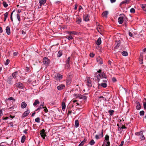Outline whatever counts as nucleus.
Returning a JSON list of instances; mask_svg holds the SVG:
<instances>
[{"mask_svg":"<svg viewBox=\"0 0 146 146\" xmlns=\"http://www.w3.org/2000/svg\"><path fill=\"white\" fill-rule=\"evenodd\" d=\"M97 72L99 73V74L96 76V78L98 82H99L101 81V79L104 78H105L106 76L104 72H102L101 70H99L97 71Z\"/></svg>","mask_w":146,"mask_h":146,"instance_id":"nucleus-1","label":"nucleus"},{"mask_svg":"<svg viewBox=\"0 0 146 146\" xmlns=\"http://www.w3.org/2000/svg\"><path fill=\"white\" fill-rule=\"evenodd\" d=\"M104 144L102 146H110V143L109 141V136L106 135L105 137V139L104 141Z\"/></svg>","mask_w":146,"mask_h":146,"instance_id":"nucleus-2","label":"nucleus"},{"mask_svg":"<svg viewBox=\"0 0 146 146\" xmlns=\"http://www.w3.org/2000/svg\"><path fill=\"white\" fill-rule=\"evenodd\" d=\"M73 96L75 98H78L79 99H82L86 100L87 98L86 96L84 95H82L79 94H74Z\"/></svg>","mask_w":146,"mask_h":146,"instance_id":"nucleus-3","label":"nucleus"},{"mask_svg":"<svg viewBox=\"0 0 146 146\" xmlns=\"http://www.w3.org/2000/svg\"><path fill=\"white\" fill-rule=\"evenodd\" d=\"M105 79L104 80H102V83L101 84H98V85H101L102 87L104 88H105L107 86V81L108 80V79L106 78V77L105 78H104L103 79Z\"/></svg>","mask_w":146,"mask_h":146,"instance_id":"nucleus-4","label":"nucleus"},{"mask_svg":"<svg viewBox=\"0 0 146 146\" xmlns=\"http://www.w3.org/2000/svg\"><path fill=\"white\" fill-rule=\"evenodd\" d=\"M126 19V17L124 15H121V16L119 17L118 19V22L119 24H122L124 21Z\"/></svg>","mask_w":146,"mask_h":146,"instance_id":"nucleus-5","label":"nucleus"},{"mask_svg":"<svg viewBox=\"0 0 146 146\" xmlns=\"http://www.w3.org/2000/svg\"><path fill=\"white\" fill-rule=\"evenodd\" d=\"M135 135H137L139 136V137L141 140H143L145 139V137H144L143 133L142 131H140L136 133Z\"/></svg>","mask_w":146,"mask_h":146,"instance_id":"nucleus-6","label":"nucleus"},{"mask_svg":"<svg viewBox=\"0 0 146 146\" xmlns=\"http://www.w3.org/2000/svg\"><path fill=\"white\" fill-rule=\"evenodd\" d=\"M85 81L87 83V85L89 87H90L92 86L91 81L90 80V77H86Z\"/></svg>","mask_w":146,"mask_h":146,"instance_id":"nucleus-7","label":"nucleus"},{"mask_svg":"<svg viewBox=\"0 0 146 146\" xmlns=\"http://www.w3.org/2000/svg\"><path fill=\"white\" fill-rule=\"evenodd\" d=\"M63 78L62 76L59 74H57L55 76V80L57 81H60Z\"/></svg>","mask_w":146,"mask_h":146,"instance_id":"nucleus-8","label":"nucleus"},{"mask_svg":"<svg viewBox=\"0 0 146 146\" xmlns=\"http://www.w3.org/2000/svg\"><path fill=\"white\" fill-rule=\"evenodd\" d=\"M17 87L20 89H23L24 88L23 84L21 82L17 83L15 84Z\"/></svg>","mask_w":146,"mask_h":146,"instance_id":"nucleus-9","label":"nucleus"},{"mask_svg":"<svg viewBox=\"0 0 146 146\" xmlns=\"http://www.w3.org/2000/svg\"><path fill=\"white\" fill-rule=\"evenodd\" d=\"M103 130L102 129L101 131V134H100L99 135H96L95 136V138L96 139H98L100 138H102L103 137Z\"/></svg>","mask_w":146,"mask_h":146,"instance_id":"nucleus-10","label":"nucleus"},{"mask_svg":"<svg viewBox=\"0 0 146 146\" xmlns=\"http://www.w3.org/2000/svg\"><path fill=\"white\" fill-rule=\"evenodd\" d=\"M67 33L69 34L70 35H78L79 34V32H76L75 31H68Z\"/></svg>","mask_w":146,"mask_h":146,"instance_id":"nucleus-11","label":"nucleus"},{"mask_svg":"<svg viewBox=\"0 0 146 146\" xmlns=\"http://www.w3.org/2000/svg\"><path fill=\"white\" fill-rule=\"evenodd\" d=\"M46 0H40L39 3H40L39 6H38V8H39L41 7L43 5L46 3Z\"/></svg>","mask_w":146,"mask_h":146,"instance_id":"nucleus-12","label":"nucleus"},{"mask_svg":"<svg viewBox=\"0 0 146 146\" xmlns=\"http://www.w3.org/2000/svg\"><path fill=\"white\" fill-rule=\"evenodd\" d=\"M13 79V77L11 76H9L8 78L7 81L9 84H12V80Z\"/></svg>","mask_w":146,"mask_h":146,"instance_id":"nucleus-13","label":"nucleus"},{"mask_svg":"<svg viewBox=\"0 0 146 146\" xmlns=\"http://www.w3.org/2000/svg\"><path fill=\"white\" fill-rule=\"evenodd\" d=\"M103 26L100 25H98L96 27V29H97L98 31L100 33V31L103 30Z\"/></svg>","mask_w":146,"mask_h":146,"instance_id":"nucleus-14","label":"nucleus"},{"mask_svg":"<svg viewBox=\"0 0 146 146\" xmlns=\"http://www.w3.org/2000/svg\"><path fill=\"white\" fill-rule=\"evenodd\" d=\"M43 63L46 65H47L48 64L49 62V60L48 58L46 57L44 58L43 59Z\"/></svg>","mask_w":146,"mask_h":146,"instance_id":"nucleus-15","label":"nucleus"},{"mask_svg":"<svg viewBox=\"0 0 146 146\" xmlns=\"http://www.w3.org/2000/svg\"><path fill=\"white\" fill-rule=\"evenodd\" d=\"M65 87V85L63 84H61L57 87V88L59 90H61Z\"/></svg>","mask_w":146,"mask_h":146,"instance_id":"nucleus-16","label":"nucleus"},{"mask_svg":"<svg viewBox=\"0 0 146 146\" xmlns=\"http://www.w3.org/2000/svg\"><path fill=\"white\" fill-rule=\"evenodd\" d=\"M30 113L29 110H28L27 111L24 112L22 116L23 117H25L27 116Z\"/></svg>","mask_w":146,"mask_h":146,"instance_id":"nucleus-17","label":"nucleus"},{"mask_svg":"<svg viewBox=\"0 0 146 146\" xmlns=\"http://www.w3.org/2000/svg\"><path fill=\"white\" fill-rule=\"evenodd\" d=\"M136 104L137 105L136 107V109L137 110H140L141 108V106L140 103L138 102H136Z\"/></svg>","mask_w":146,"mask_h":146,"instance_id":"nucleus-18","label":"nucleus"},{"mask_svg":"<svg viewBox=\"0 0 146 146\" xmlns=\"http://www.w3.org/2000/svg\"><path fill=\"white\" fill-rule=\"evenodd\" d=\"M18 74L17 72H14L12 74V76L13 77V78L17 79L18 77Z\"/></svg>","mask_w":146,"mask_h":146,"instance_id":"nucleus-19","label":"nucleus"},{"mask_svg":"<svg viewBox=\"0 0 146 146\" xmlns=\"http://www.w3.org/2000/svg\"><path fill=\"white\" fill-rule=\"evenodd\" d=\"M27 106V104L25 102H23L21 105V108H26Z\"/></svg>","mask_w":146,"mask_h":146,"instance_id":"nucleus-20","label":"nucleus"},{"mask_svg":"<svg viewBox=\"0 0 146 146\" xmlns=\"http://www.w3.org/2000/svg\"><path fill=\"white\" fill-rule=\"evenodd\" d=\"M6 32L7 34L8 35L10 34L11 33L10 28L9 27L7 26L6 27Z\"/></svg>","mask_w":146,"mask_h":146,"instance_id":"nucleus-21","label":"nucleus"},{"mask_svg":"<svg viewBox=\"0 0 146 146\" xmlns=\"http://www.w3.org/2000/svg\"><path fill=\"white\" fill-rule=\"evenodd\" d=\"M102 43V41L101 40V38L100 37H99L98 39L97 42L96 44L98 45H100Z\"/></svg>","mask_w":146,"mask_h":146,"instance_id":"nucleus-22","label":"nucleus"},{"mask_svg":"<svg viewBox=\"0 0 146 146\" xmlns=\"http://www.w3.org/2000/svg\"><path fill=\"white\" fill-rule=\"evenodd\" d=\"M143 108L145 110H146V98H144L143 101Z\"/></svg>","mask_w":146,"mask_h":146,"instance_id":"nucleus-23","label":"nucleus"},{"mask_svg":"<svg viewBox=\"0 0 146 146\" xmlns=\"http://www.w3.org/2000/svg\"><path fill=\"white\" fill-rule=\"evenodd\" d=\"M44 102H43L42 103H41V104L40 105L39 108L37 109V110H40L42 108H44Z\"/></svg>","mask_w":146,"mask_h":146,"instance_id":"nucleus-24","label":"nucleus"},{"mask_svg":"<svg viewBox=\"0 0 146 146\" xmlns=\"http://www.w3.org/2000/svg\"><path fill=\"white\" fill-rule=\"evenodd\" d=\"M79 125V121L78 120H76L75 121V127L77 128L78 127Z\"/></svg>","mask_w":146,"mask_h":146,"instance_id":"nucleus-25","label":"nucleus"},{"mask_svg":"<svg viewBox=\"0 0 146 146\" xmlns=\"http://www.w3.org/2000/svg\"><path fill=\"white\" fill-rule=\"evenodd\" d=\"M66 106L65 103L64 102H62V108L63 111H64L66 108Z\"/></svg>","mask_w":146,"mask_h":146,"instance_id":"nucleus-26","label":"nucleus"},{"mask_svg":"<svg viewBox=\"0 0 146 146\" xmlns=\"http://www.w3.org/2000/svg\"><path fill=\"white\" fill-rule=\"evenodd\" d=\"M71 79L70 78L67 79L66 81V84L67 85H70L71 84Z\"/></svg>","mask_w":146,"mask_h":146,"instance_id":"nucleus-27","label":"nucleus"},{"mask_svg":"<svg viewBox=\"0 0 146 146\" xmlns=\"http://www.w3.org/2000/svg\"><path fill=\"white\" fill-rule=\"evenodd\" d=\"M82 21V19L80 17L77 18L76 22L78 24H80Z\"/></svg>","mask_w":146,"mask_h":146,"instance_id":"nucleus-28","label":"nucleus"},{"mask_svg":"<svg viewBox=\"0 0 146 146\" xmlns=\"http://www.w3.org/2000/svg\"><path fill=\"white\" fill-rule=\"evenodd\" d=\"M39 103L40 102L38 100V99H36L33 103V105L34 106H36L37 104H39Z\"/></svg>","mask_w":146,"mask_h":146,"instance_id":"nucleus-29","label":"nucleus"},{"mask_svg":"<svg viewBox=\"0 0 146 146\" xmlns=\"http://www.w3.org/2000/svg\"><path fill=\"white\" fill-rule=\"evenodd\" d=\"M108 11H106L102 13V15L103 17H106L108 14Z\"/></svg>","mask_w":146,"mask_h":146,"instance_id":"nucleus-30","label":"nucleus"},{"mask_svg":"<svg viewBox=\"0 0 146 146\" xmlns=\"http://www.w3.org/2000/svg\"><path fill=\"white\" fill-rule=\"evenodd\" d=\"M121 53L123 56H126L128 55V53L127 51H123Z\"/></svg>","mask_w":146,"mask_h":146,"instance_id":"nucleus-31","label":"nucleus"},{"mask_svg":"<svg viewBox=\"0 0 146 146\" xmlns=\"http://www.w3.org/2000/svg\"><path fill=\"white\" fill-rule=\"evenodd\" d=\"M66 38L68 40H70L73 39V37H72L71 35H70L69 36H66Z\"/></svg>","mask_w":146,"mask_h":146,"instance_id":"nucleus-32","label":"nucleus"},{"mask_svg":"<svg viewBox=\"0 0 146 146\" xmlns=\"http://www.w3.org/2000/svg\"><path fill=\"white\" fill-rule=\"evenodd\" d=\"M26 138L25 136L23 135L22 136L21 140V142L22 143H23L25 141V140Z\"/></svg>","mask_w":146,"mask_h":146,"instance_id":"nucleus-33","label":"nucleus"},{"mask_svg":"<svg viewBox=\"0 0 146 146\" xmlns=\"http://www.w3.org/2000/svg\"><path fill=\"white\" fill-rule=\"evenodd\" d=\"M62 55V52L60 50L58 52L57 56L58 57H60Z\"/></svg>","mask_w":146,"mask_h":146,"instance_id":"nucleus-34","label":"nucleus"},{"mask_svg":"<svg viewBox=\"0 0 146 146\" xmlns=\"http://www.w3.org/2000/svg\"><path fill=\"white\" fill-rule=\"evenodd\" d=\"M141 7L144 11H146V5H142Z\"/></svg>","mask_w":146,"mask_h":146,"instance_id":"nucleus-35","label":"nucleus"},{"mask_svg":"<svg viewBox=\"0 0 146 146\" xmlns=\"http://www.w3.org/2000/svg\"><path fill=\"white\" fill-rule=\"evenodd\" d=\"M89 19L88 15H87L85 17L84 20L86 21H89Z\"/></svg>","mask_w":146,"mask_h":146,"instance_id":"nucleus-36","label":"nucleus"},{"mask_svg":"<svg viewBox=\"0 0 146 146\" xmlns=\"http://www.w3.org/2000/svg\"><path fill=\"white\" fill-rule=\"evenodd\" d=\"M120 45V42L119 41L117 42L116 43V45L115 47V48H117Z\"/></svg>","mask_w":146,"mask_h":146,"instance_id":"nucleus-37","label":"nucleus"},{"mask_svg":"<svg viewBox=\"0 0 146 146\" xmlns=\"http://www.w3.org/2000/svg\"><path fill=\"white\" fill-rule=\"evenodd\" d=\"M130 1V0H124L121 3L120 5H121L122 4L126 3L127 2H129Z\"/></svg>","mask_w":146,"mask_h":146,"instance_id":"nucleus-38","label":"nucleus"},{"mask_svg":"<svg viewBox=\"0 0 146 146\" xmlns=\"http://www.w3.org/2000/svg\"><path fill=\"white\" fill-rule=\"evenodd\" d=\"M108 112L109 113L110 115L111 116L113 115V113H114V111L112 110H109Z\"/></svg>","mask_w":146,"mask_h":146,"instance_id":"nucleus-39","label":"nucleus"},{"mask_svg":"<svg viewBox=\"0 0 146 146\" xmlns=\"http://www.w3.org/2000/svg\"><path fill=\"white\" fill-rule=\"evenodd\" d=\"M97 61L100 64H103V61L101 59H97Z\"/></svg>","mask_w":146,"mask_h":146,"instance_id":"nucleus-40","label":"nucleus"},{"mask_svg":"<svg viewBox=\"0 0 146 146\" xmlns=\"http://www.w3.org/2000/svg\"><path fill=\"white\" fill-rule=\"evenodd\" d=\"M3 4L4 7L5 8L7 7L8 6V4H7V3L5 1L3 2Z\"/></svg>","mask_w":146,"mask_h":146,"instance_id":"nucleus-41","label":"nucleus"},{"mask_svg":"<svg viewBox=\"0 0 146 146\" xmlns=\"http://www.w3.org/2000/svg\"><path fill=\"white\" fill-rule=\"evenodd\" d=\"M94 141L93 139L89 143V144H90V145H94Z\"/></svg>","mask_w":146,"mask_h":146,"instance_id":"nucleus-42","label":"nucleus"},{"mask_svg":"<svg viewBox=\"0 0 146 146\" xmlns=\"http://www.w3.org/2000/svg\"><path fill=\"white\" fill-rule=\"evenodd\" d=\"M9 60L8 59H7L6 60L5 62V65H8L9 64Z\"/></svg>","mask_w":146,"mask_h":146,"instance_id":"nucleus-43","label":"nucleus"},{"mask_svg":"<svg viewBox=\"0 0 146 146\" xmlns=\"http://www.w3.org/2000/svg\"><path fill=\"white\" fill-rule=\"evenodd\" d=\"M144 111H141L139 112V115L140 116H143L144 115Z\"/></svg>","mask_w":146,"mask_h":146,"instance_id":"nucleus-44","label":"nucleus"},{"mask_svg":"<svg viewBox=\"0 0 146 146\" xmlns=\"http://www.w3.org/2000/svg\"><path fill=\"white\" fill-rule=\"evenodd\" d=\"M65 67L68 68L70 67V65L69 64V63H66L65 64Z\"/></svg>","mask_w":146,"mask_h":146,"instance_id":"nucleus-45","label":"nucleus"},{"mask_svg":"<svg viewBox=\"0 0 146 146\" xmlns=\"http://www.w3.org/2000/svg\"><path fill=\"white\" fill-rule=\"evenodd\" d=\"M35 122L39 123L40 122V118L39 117H37L35 119Z\"/></svg>","mask_w":146,"mask_h":146,"instance_id":"nucleus-46","label":"nucleus"},{"mask_svg":"<svg viewBox=\"0 0 146 146\" xmlns=\"http://www.w3.org/2000/svg\"><path fill=\"white\" fill-rule=\"evenodd\" d=\"M40 135L42 138L43 139H45V137L46 136V135L45 133H44L43 134H41Z\"/></svg>","mask_w":146,"mask_h":146,"instance_id":"nucleus-47","label":"nucleus"},{"mask_svg":"<svg viewBox=\"0 0 146 146\" xmlns=\"http://www.w3.org/2000/svg\"><path fill=\"white\" fill-rule=\"evenodd\" d=\"M45 133V130L44 129H42L40 133V134H44Z\"/></svg>","mask_w":146,"mask_h":146,"instance_id":"nucleus-48","label":"nucleus"},{"mask_svg":"<svg viewBox=\"0 0 146 146\" xmlns=\"http://www.w3.org/2000/svg\"><path fill=\"white\" fill-rule=\"evenodd\" d=\"M17 18L19 21H20L21 19L20 18V17L19 14H17Z\"/></svg>","mask_w":146,"mask_h":146,"instance_id":"nucleus-49","label":"nucleus"},{"mask_svg":"<svg viewBox=\"0 0 146 146\" xmlns=\"http://www.w3.org/2000/svg\"><path fill=\"white\" fill-rule=\"evenodd\" d=\"M8 100H13L14 102H15V100L12 97L9 98L8 99Z\"/></svg>","mask_w":146,"mask_h":146,"instance_id":"nucleus-50","label":"nucleus"},{"mask_svg":"<svg viewBox=\"0 0 146 146\" xmlns=\"http://www.w3.org/2000/svg\"><path fill=\"white\" fill-rule=\"evenodd\" d=\"M8 12H6L4 14V18H7L8 17Z\"/></svg>","mask_w":146,"mask_h":146,"instance_id":"nucleus-51","label":"nucleus"},{"mask_svg":"<svg viewBox=\"0 0 146 146\" xmlns=\"http://www.w3.org/2000/svg\"><path fill=\"white\" fill-rule=\"evenodd\" d=\"M130 12L131 13H134L135 12V10L134 8H132L131 9Z\"/></svg>","mask_w":146,"mask_h":146,"instance_id":"nucleus-52","label":"nucleus"},{"mask_svg":"<svg viewBox=\"0 0 146 146\" xmlns=\"http://www.w3.org/2000/svg\"><path fill=\"white\" fill-rule=\"evenodd\" d=\"M3 115V111L1 110H0V118L1 117V116Z\"/></svg>","mask_w":146,"mask_h":146,"instance_id":"nucleus-53","label":"nucleus"},{"mask_svg":"<svg viewBox=\"0 0 146 146\" xmlns=\"http://www.w3.org/2000/svg\"><path fill=\"white\" fill-rule=\"evenodd\" d=\"M84 143L82 141L79 145V146H83Z\"/></svg>","mask_w":146,"mask_h":146,"instance_id":"nucleus-54","label":"nucleus"},{"mask_svg":"<svg viewBox=\"0 0 146 146\" xmlns=\"http://www.w3.org/2000/svg\"><path fill=\"white\" fill-rule=\"evenodd\" d=\"M90 57H93L94 56V54L93 53H91L90 54Z\"/></svg>","mask_w":146,"mask_h":146,"instance_id":"nucleus-55","label":"nucleus"},{"mask_svg":"<svg viewBox=\"0 0 146 146\" xmlns=\"http://www.w3.org/2000/svg\"><path fill=\"white\" fill-rule=\"evenodd\" d=\"M112 81L113 82H115L116 81V79L115 77H113L112 78Z\"/></svg>","mask_w":146,"mask_h":146,"instance_id":"nucleus-56","label":"nucleus"},{"mask_svg":"<svg viewBox=\"0 0 146 146\" xmlns=\"http://www.w3.org/2000/svg\"><path fill=\"white\" fill-rule=\"evenodd\" d=\"M70 59V57H69L66 60V63H69V62Z\"/></svg>","mask_w":146,"mask_h":146,"instance_id":"nucleus-57","label":"nucleus"},{"mask_svg":"<svg viewBox=\"0 0 146 146\" xmlns=\"http://www.w3.org/2000/svg\"><path fill=\"white\" fill-rule=\"evenodd\" d=\"M70 59V57H69L66 60V63H69V62Z\"/></svg>","mask_w":146,"mask_h":146,"instance_id":"nucleus-58","label":"nucleus"},{"mask_svg":"<svg viewBox=\"0 0 146 146\" xmlns=\"http://www.w3.org/2000/svg\"><path fill=\"white\" fill-rule=\"evenodd\" d=\"M70 59V57H69L66 60V63H69V62Z\"/></svg>","mask_w":146,"mask_h":146,"instance_id":"nucleus-59","label":"nucleus"},{"mask_svg":"<svg viewBox=\"0 0 146 146\" xmlns=\"http://www.w3.org/2000/svg\"><path fill=\"white\" fill-rule=\"evenodd\" d=\"M129 35L131 37L133 36V34L130 32H129Z\"/></svg>","mask_w":146,"mask_h":146,"instance_id":"nucleus-60","label":"nucleus"},{"mask_svg":"<svg viewBox=\"0 0 146 146\" xmlns=\"http://www.w3.org/2000/svg\"><path fill=\"white\" fill-rule=\"evenodd\" d=\"M44 111H45L46 112H48V110L46 107H44Z\"/></svg>","mask_w":146,"mask_h":146,"instance_id":"nucleus-61","label":"nucleus"},{"mask_svg":"<svg viewBox=\"0 0 146 146\" xmlns=\"http://www.w3.org/2000/svg\"><path fill=\"white\" fill-rule=\"evenodd\" d=\"M29 68L27 67H26L25 68V70L27 72H28L29 70Z\"/></svg>","mask_w":146,"mask_h":146,"instance_id":"nucleus-62","label":"nucleus"},{"mask_svg":"<svg viewBox=\"0 0 146 146\" xmlns=\"http://www.w3.org/2000/svg\"><path fill=\"white\" fill-rule=\"evenodd\" d=\"M18 54V52H14L13 53V54L14 56H16Z\"/></svg>","mask_w":146,"mask_h":146,"instance_id":"nucleus-63","label":"nucleus"},{"mask_svg":"<svg viewBox=\"0 0 146 146\" xmlns=\"http://www.w3.org/2000/svg\"><path fill=\"white\" fill-rule=\"evenodd\" d=\"M118 130L120 131H122V128H121V127H118Z\"/></svg>","mask_w":146,"mask_h":146,"instance_id":"nucleus-64","label":"nucleus"}]
</instances>
